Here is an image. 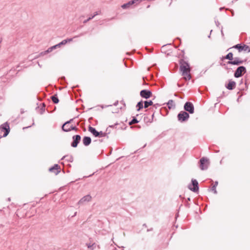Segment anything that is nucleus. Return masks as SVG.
I'll use <instances>...</instances> for the list:
<instances>
[{"mask_svg":"<svg viewBox=\"0 0 250 250\" xmlns=\"http://www.w3.org/2000/svg\"><path fill=\"white\" fill-rule=\"evenodd\" d=\"M180 70L185 80H189L191 77L190 74V68L188 63L184 60L180 61Z\"/></svg>","mask_w":250,"mask_h":250,"instance_id":"obj_1","label":"nucleus"},{"mask_svg":"<svg viewBox=\"0 0 250 250\" xmlns=\"http://www.w3.org/2000/svg\"><path fill=\"white\" fill-rule=\"evenodd\" d=\"M67 42V40H64L62 41L61 42H60L59 43L48 48L47 50H46L44 52H41L40 55L41 56L46 55V54L52 52L53 50L56 49L57 47H60L61 45L65 44Z\"/></svg>","mask_w":250,"mask_h":250,"instance_id":"obj_2","label":"nucleus"},{"mask_svg":"<svg viewBox=\"0 0 250 250\" xmlns=\"http://www.w3.org/2000/svg\"><path fill=\"white\" fill-rule=\"evenodd\" d=\"M72 120H70L69 121H67L65 122L62 126V129L63 131L65 132H68L71 131V130H75L77 129V128L76 126H74L72 125H70V123Z\"/></svg>","mask_w":250,"mask_h":250,"instance_id":"obj_3","label":"nucleus"},{"mask_svg":"<svg viewBox=\"0 0 250 250\" xmlns=\"http://www.w3.org/2000/svg\"><path fill=\"white\" fill-rule=\"evenodd\" d=\"M189 117L188 113L184 111H181L177 115L178 120L180 122H184Z\"/></svg>","mask_w":250,"mask_h":250,"instance_id":"obj_4","label":"nucleus"},{"mask_svg":"<svg viewBox=\"0 0 250 250\" xmlns=\"http://www.w3.org/2000/svg\"><path fill=\"white\" fill-rule=\"evenodd\" d=\"M208 159L207 158L203 157L200 160V168L201 170H204L207 169L209 165Z\"/></svg>","mask_w":250,"mask_h":250,"instance_id":"obj_5","label":"nucleus"},{"mask_svg":"<svg viewBox=\"0 0 250 250\" xmlns=\"http://www.w3.org/2000/svg\"><path fill=\"white\" fill-rule=\"evenodd\" d=\"M246 72V68L243 66L238 67L236 70L234 76L236 78H239L241 77L243 74Z\"/></svg>","mask_w":250,"mask_h":250,"instance_id":"obj_6","label":"nucleus"},{"mask_svg":"<svg viewBox=\"0 0 250 250\" xmlns=\"http://www.w3.org/2000/svg\"><path fill=\"white\" fill-rule=\"evenodd\" d=\"M184 108L186 111L188 112L190 114H193L194 112L193 104L189 102H187L185 103Z\"/></svg>","mask_w":250,"mask_h":250,"instance_id":"obj_7","label":"nucleus"},{"mask_svg":"<svg viewBox=\"0 0 250 250\" xmlns=\"http://www.w3.org/2000/svg\"><path fill=\"white\" fill-rule=\"evenodd\" d=\"M191 182L192 184L188 185V188L191 191L195 192L197 191L199 189L198 183L197 181L195 179H192Z\"/></svg>","mask_w":250,"mask_h":250,"instance_id":"obj_8","label":"nucleus"},{"mask_svg":"<svg viewBox=\"0 0 250 250\" xmlns=\"http://www.w3.org/2000/svg\"><path fill=\"white\" fill-rule=\"evenodd\" d=\"M233 48L238 49L239 51L240 52L242 50L246 51L248 53L250 52V48L247 45H241L240 44H237L233 46Z\"/></svg>","mask_w":250,"mask_h":250,"instance_id":"obj_9","label":"nucleus"},{"mask_svg":"<svg viewBox=\"0 0 250 250\" xmlns=\"http://www.w3.org/2000/svg\"><path fill=\"white\" fill-rule=\"evenodd\" d=\"M0 129L3 131L4 130V133L3 135V137H5L9 133L10 128L8 124L7 123L3 124L0 126Z\"/></svg>","mask_w":250,"mask_h":250,"instance_id":"obj_10","label":"nucleus"},{"mask_svg":"<svg viewBox=\"0 0 250 250\" xmlns=\"http://www.w3.org/2000/svg\"><path fill=\"white\" fill-rule=\"evenodd\" d=\"M81 137L79 135H76L73 136V142L71 144V146L73 147L77 146L78 144L81 140Z\"/></svg>","mask_w":250,"mask_h":250,"instance_id":"obj_11","label":"nucleus"},{"mask_svg":"<svg viewBox=\"0 0 250 250\" xmlns=\"http://www.w3.org/2000/svg\"><path fill=\"white\" fill-rule=\"evenodd\" d=\"M140 95L144 98L148 99L152 95V92L149 90H142L140 92Z\"/></svg>","mask_w":250,"mask_h":250,"instance_id":"obj_12","label":"nucleus"},{"mask_svg":"<svg viewBox=\"0 0 250 250\" xmlns=\"http://www.w3.org/2000/svg\"><path fill=\"white\" fill-rule=\"evenodd\" d=\"M91 196L89 194L86 195L80 200L78 204L82 205L85 202H88L91 201Z\"/></svg>","mask_w":250,"mask_h":250,"instance_id":"obj_13","label":"nucleus"},{"mask_svg":"<svg viewBox=\"0 0 250 250\" xmlns=\"http://www.w3.org/2000/svg\"><path fill=\"white\" fill-rule=\"evenodd\" d=\"M244 61L243 60H241L239 58H235L233 61H229L228 63L229 64L233 65H239L242 64Z\"/></svg>","mask_w":250,"mask_h":250,"instance_id":"obj_14","label":"nucleus"},{"mask_svg":"<svg viewBox=\"0 0 250 250\" xmlns=\"http://www.w3.org/2000/svg\"><path fill=\"white\" fill-rule=\"evenodd\" d=\"M83 142L84 146H88L91 142V139L90 137L85 136L83 139Z\"/></svg>","mask_w":250,"mask_h":250,"instance_id":"obj_15","label":"nucleus"},{"mask_svg":"<svg viewBox=\"0 0 250 250\" xmlns=\"http://www.w3.org/2000/svg\"><path fill=\"white\" fill-rule=\"evenodd\" d=\"M88 131L90 132L95 137H98L99 136V132L97 131L96 129L90 126L88 127Z\"/></svg>","mask_w":250,"mask_h":250,"instance_id":"obj_16","label":"nucleus"},{"mask_svg":"<svg viewBox=\"0 0 250 250\" xmlns=\"http://www.w3.org/2000/svg\"><path fill=\"white\" fill-rule=\"evenodd\" d=\"M236 86V83L235 82L232 81H229V83L226 86V87L229 90L233 89Z\"/></svg>","mask_w":250,"mask_h":250,"instance_id":"obj_17","label":"nucleus"},{"mask_svg":"<svg viewBox=\"0 0 250 250\" xmlns=\"http://www.w3.org/2000/svg\"><path fill=\"white\" fill-rule=\"evenodd\" d=\"M135 3H136V2L134 1V0H130L129 2L122 5V7L123 9H125V8H128L130 5H131L133 4H135Z\"/></svg>","mask_w":250,"mask_h":250,"instance_id":"obj_18","label":"nucleus"},{"mask_svg":"<svg viewBox=\"0 0 250 250\" xmlns=\"http://www.w3.org/2000/svg\"><path fill=\"white\" fill-rule=\"evenodd\" d=\"M65 159L66 161L68 162H72L73 161V158L71 155H65L64 156L62 160Z\"/></svg>","mask_w":250,"mask_h":250,"instance_id":"obj_19","label":"nucleus"},{"mask_svg":"<svg viewBox=\"0 0 250 250\" xmlns=\"http://www.w3.org/2000/svg\"><path fill=\"white\" fill-rule=\"evenodd\" d=\"M167 105L169 109L174 108L175 107V104L173 100H170L167 102Z\"/></svg>","mask_w":250,"mask_h":250,"instance_id":"obj_20","label":"nucleus"},{"mask_svg":"<svg viewBox=\"0 0 250 250\" xmlns=\"http://www.w3.org/2000/svg\"><path fill=\"white\" fill-rule=\"evenodd\" d=\"M99 14V13L98 12H96L94 13V15L93 16H92L91 17H90L89 18H88L87 19L84 20L83 21V23H86L87 22H88L89 21L92 20L93 18H94L96 16L98 15Z\"/></svg>","mask_w":250,"mask_h":250,"instance_id":"obj_21","label":"nucleus"},{"mask_svg":"<svg viewBox=\"0 0 250 250\" xmlns=\"http://www.w3.org/2000/svg\"><path fill=\"white\" fill-rule=\"evenodd\" d=\"M99 249V246H98L95 243H92L91 247L90 249V250H98Z\"/></svg>","mask_w":250,"mask_h":250,"instance_id":"obj_22","label":"nucleus"},{"mask_svg":"<svg viewBox=\"0 0 250 250\" xmlns=\"http://www.w3.org/2000/svg\"><path fill=\"white\" fill-rule=\"evenodd\" d=\"M51 99L54 104H58L59 102V99L58 98L57 95H54L51 96Z\"/></svg>","mask_w":250,"mask_h":250,"instance_id":"obj_23","label":"nucleus"},{"mask_svg":"<svg viewBox=\"0 0 250 250\" xmlns=\"http://www.w3.org/2000/svg\"><path fill=\"white\" fill-rule=\"evenodd\" d=\"M153 104V102L151 101H145L144 102V107L145 108H147L149 105Z\"/></svg>","mask_w":250,"mask_h":250,"instance_id":"obj_24","label":"nucleus"},{"mask_svg":"<svg viewBox=\"0 0 250 250\" xmlns=\"http://www.w3.org/2000/svg\"><path fill=\"white\" fill-rule=\"evenodd\" d=\"M136 107L138 108L137 111H139L141 109L143 108V102L142 101H140L136 105Z\"/></svg>","mask_w":250,"mask_h":250,"instance_id":"obj_25","label":"nucleus"},{"mask_svg":"<svg viewBox=\"0 0 250 250\" xmlns=\"http://www.w3.org/2000/svg\"><path fill=\"white\" fill-rule=\"evenodd\" d=\"M225 59L229 60L230 61H232L233 60V54L231 52L228 53L225 57Z\"/></svg>","mask_w":250,"mask_h":250,"instance_id":"obj_26","label":"nucleus"},{"mask_svg":"<svg viewBox=\"0 0 250 250\" xmlns=\"http://www.w3.org/2000/svg\"><path fill=\"white\" fill-rule=\"evenodd\" d=\"M59 166L57 164H55L53 167L49 168V170L50 172H54L55 170H58Z\"/></svg>","mask_w":250,"mask_h":250,"instance_id":"obj_27","label":"nucleus"},{"mask_svg":"<svg viewBox=\"0 0 250 250\" xmlns=\"http://www.w3.org/2000/svg\"><path fill=\"white\" fill-rule=\"evenodd\" d=\"M138 123V121L137 120L136 118H134L129 123V124L130 125H131L132 124H136V123Z\"/></svg>","mask_w":250,"mask_h":250,"instance_id":"obj_28","label":"nucleus"},{"mask_svg":"<svg viewBox=\"0 0 250 250\" xmlns=\"http://www.w3.org/2000/svg\"><path fill=\"white\" fill-rule=\"evenodd\" d=\"M99 133L100 134L99 136H98L99 137H105L106 135V133L103 132L102 131L99 132Z\"/></svg>","mask_w":250,"mask_h":250,"instance_id":"obj_29","label":"nucleus"},{"mask_svg":"<svg viewBox=\"0 0 250 250\" xmlns=\"http://www.w3.org/2000/svg\"><path fill=\"white\" fill-rule=\"evenodd\" d=\"M216 187L214 186H212V188H211V190L212 191H213L214 193V194H217V191L216 190Z\"/></svg>","mask_w":250,"mask_h":250,"instance_id":"obj_30","label":"nucleus"},{"mask_svg":"<svg viewBox=\"0 0 250 250\" xmlns=\"http://www.w3.org/2000/svg\"><path fill=\"white\" fill-rule=\"evenodd\" d=\"M91 244L92 243H87L86 244V245L87 247V248L90 249V248L91 247Z\"/></svg>","mask_w":250,"mask_h":250,"instance_id":"obj_31","label":"nucleus"},{"mask_svg":"<svg viewBox=\"0 0 250 250\" xmlns=\"http://www.w3.org/2000/svg\"><path fill=\"white\" fill-rule=\"evenodd\" d=\"M117 124H115L114 125H110L106 129V131L108 130V128H111V127H114L116 125H117Z\"/></svg>","mask_w":250,"mask_h":250,"instance_id":"obj_32","label":"nucleus"},{"mask_svg":"<svg viewBox=\"0 0 250 250\" xmlns=\"http://www.w3.org/2000/svg\"><path fill=\"white\" fill-rule=\"evenodd\" d=\"M218 184V182L217 181H216V182H215L214 185L213 186H215L216 188V187L217 186Z\"/></svg>","mask_w":250,"mask_h":250,"instance_id":"obj_33","label":"nucleus"},{"mask_svg":"<svg viewBox=\"0 0 250 250\" xmlns=\"http://www.w3.org/2000/svg\"><path fill=\"white\" fill-rule=\"evenodd\" d=\"M66 40H67V42H70L72 41V38L67 39Z\"/></svg>","mask_w":250,"mask_h":250,"instance_id":"obj_34","label":"nucleus"},{"mask_svg":"<svg viewBox=\"0 0 250 250\" xmlns=\"http://www.w3.org/2000/svg\"><path fill=\"white\" fill-rule=\"evenodd\" d=\"M215 24L218 26L219 25V22L218 21H215Z\"/></svg>","mask_w":250,"mask_h":250,"instance_id":"obj_35","label":"nucleus"},{"mask_svg":"<svg viewBox=\"0 0 250 250\" xmlns=\"http://www.w3.org/2000/svg\"><path fill=\"white\" fill-rule=\"evenodd\" d=\"M142 0H134V1H135V2L136 3L137 1H139L140 2Z\"/></svg>","mask_w":250,"mask_h":250,"instance_id":"obj_36","label":"nucleus"},{"mask_svg":"<svg viewBox=\"0 0 250 250\" xmlns=\"http://www.w3.org/2000/svg\"><path fill=\"white\" fill-rule=\"evenodd\" d=\"M232 15L233 16L234 15V12L232 10L231 11Z\"/></svg>","mask_w":250,"mask_h":250,"instance_id":"obj_37","label":"nucleus"},{"mask_svg":"<svg viewBox=\"0 0 250 250\" xmlns=\"http://www.w3.org/2000/svg\"><path fill=\"white\" fill-rule=\"evenodd\" d=\"M237 0H232V2L233 3L234 1H237Z\"/></svg>","mask_w":250,"mask_h":250,"instance_id":"obj_38","label":"nucleus"},{"mask_svg":"<svg viewBox=\"0 0 250 250\" xmlns=\"http://www.w3.org/2000/svg\"><path fill=\"white\" fill-rule=\"evenodd\" d=\"M219 151V150H216L215 152L216 153H218Z\"/></svg>","mask_w":250,"mask_h":250,"instance_id":"obj_39","label":"nucleus"},{"mask_svg":"<svg viewBox=\"0 0 250 250\" xmlns=\"http://www.w3.org/2000/svg\"><path fill=\"white\" fill-rule=\"evenodd\" d=\"M221 33H222V35H223V32L222 30H221Z\"/></svg>","mask_w":250,"mask_h":250,"instance_id":"obj_40","label":"nucleus"},{"mask_svg":"<svg viewBox=\"0 0 250 250\" xmlns=\"http://www.w3.org/2000/svg\"><path fill=\"white\" fill-rule=\"evenodd\" d=\"M8 200L9 201H10V198H9L8 199Z\"/></svg>","mask_w":250,"mask_h":250,"instance_id":"obj_41","label":"nucleus"},{"mask_svg":"<svg viewBox=\"0 0 250 250\" xmlns=\"http://www.w3.org/2000/svg\"><path fill=\"white\" fill-rule=\"evenodd\" d=\"M150 7V5H148L147 8H149Z\"/></svg>","mask_w":250,"mask_h":250,"instance_id":"obj_42","label":"nucleus"},{"mask_svg":"<svg viewBox=\"0 0 250 250\" xmlns=\"http://www.w3.org/2000/svg\"><path fill=\"white\" fill-rule=\"evenodd\" d=\"M80 36H81V35H79L77 36V37H79Z\"/></svg>","mask_w":250,"mask_h":250,"instance_id":"obj_43","label":"nucleus"},{"mask_svg":"<svg viewBox=\"0 0 250 250\" xmlns=\"http://www.w3.org/2000/svg\"><path fill=\"white\" fill-rule=\"evenodd\" d=\"M80 36H81V35H79L77 36V37H79Z\"/></svg>","mask_w":250,"mask_h":250,"instance_id":"obj_44","label":"nucleus"},{"mask_svg":"<svg viewBox=\"0 0 250 250\" xmlns=\"http://www.w3.org/2000/svg\"><path fill=\"white\" fill-rule=\"evenodd\" d=\"M80 36H81V35H79L77 36V37H79Z\"/></svg>","mask_w":250,"mask_h":250,"instance_id":"obj_45","label":"nucleus"},{"mask_svg":"<svg viewBox=\"0 0 250 250\" xmlns=\"http://www.w3.org/2000/svg\"><path fill=\"white\" fill-rule=\"evenodd\" d=\"M152 118L154 117V114L152 115Z\"/></svg>","mask_w":250,"mask_h":250,"instance_id":"obj_46","label":"nucleus"},{"mask_svg":"<svg viewBox=\"0 0 250 250\" xmlns=\"http://www.w3.org/2000/svg\"><path fill=\"white\" fill-rule=\"evenodd\" d=\"M223 9V8H220V10H221Z\"/></svg>","mask_w":250,"mask_h":250,"instance_id":"obj_47","label":"nucleus"}]
</instances>
